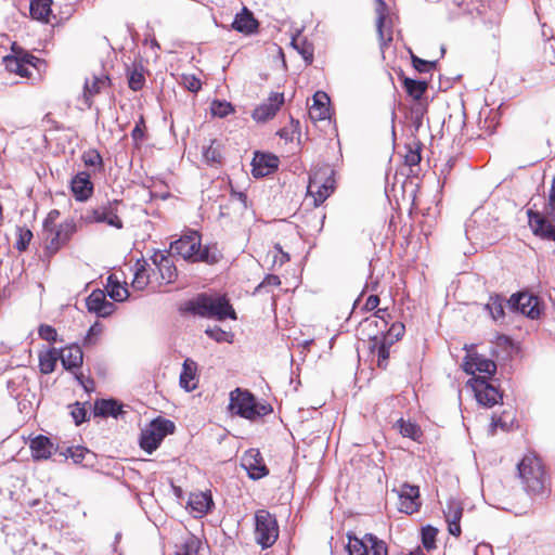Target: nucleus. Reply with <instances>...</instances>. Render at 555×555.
Here are the masks:
<instances>
[{"mask_svg": "<svg viewBox=\"0 0 555 555\" xmlns=\"http://www.w3.org/2000/svg\"><path fill=\"white\" fill-rule=\"evenodd\" d=\"M212 506L214 502L209 492H195L189 496L188 507L196 518L206 515Z\"/></svg>", "mask_w": 555, "mask_h": 555, "instance_id": "22", "label": "nucleus"}, {"mask_svg": "<svg viewBox=\"0 0 555 555\" xmlns=\"http://www.w3.org/2000/svg\"><path fill=\"white\" fill-rule=\"evenodd\" d=\"M233 112L231 103L225 101H214L211 104V113L214 116L225 117Z\"/></svg>", "mask_w": 555, "mask_h": 555, "instance_id": "44", "label": "nucleus"}, {"mask_svg": "<svg viewBox=\"0 0 555 555\" xmlns=\"http://www.w3.org/2000/svg\"><path fill=\"white\" fill-rule=\"evenodd\" d=\"M378 304H379V297L377 295H371L367 297V299L364 304V308L369 311H372L375 308H377Z\"/></svg>", "mask_w": 555, "mask_h": 555, "instance_id": "62", "label": "nucleus"}, {"mask_svg": "<svg viewBox=\"0 0 555 555\" xmlns=\"http://www.w3.org/2000/svg\"><path fill=\"white\" fill-rule=\"evenodd\" d=\"M467 385L474 391L479 404L491 408L502 400L500 390L487 380V376L472 377Z\"/></svg>", "mask_w": 555, "mask_h": 555, "instance_id": "10", "label": "nucleus"}, {"mask_svg": "<svg viewBox=\"0 0 555 555\" xmlns=\"http://www.w3.org/2000/svg\"><path fill=\"white\" fill-rule=\"evenodd\" d=\"M529 227L533 233L542 238L555 241V227L541 214L528 210Z\"/></svg>", "mask_w": 555, "mask_h": 555, "instance_id": "21", "label": "nucleus"}, {"mask_svg": "<svg viewBox=\"0 0 555 555\" xmlns=\"http://www.w3.org/2000/svg\"><path fill=\"white\" fill-rule=\"evenodd\" d=\"M500 427L501 429L503 430H507L508 429V424L506 421L503 420L502 416H492V420H491V424H490V433L491 435H494L495 433V429Z\"/></svg>", "mask_w": 555, "mask_h": 555, "instance_id": "60", "label": "nucleus"}, {"mask_svg": "<svg viewBox=\"0 0 555 555\" xmlns=\"http://www.w3.org/2000/svg\"><path fill=\"white\" fill-rule=\"evenodd\" d=\"M87 308L98 317L106 318L115 311V305L106 299L102 289H94L86 300Z\"/></svg>", "mask_w": 555, "mask_h": 555, "instance_id": "16", "label": "nucleus"}, {"mask_svg": "<svg viewBox=\"0 0 555 555\" xmlns=\"http://www.w3.org/2000/svg\"><path fill=\"white\" fill-rule=\"evenodd\" d=\"M450 534L459 537L461 534L460 520L462 518L463 508L456 500H450L443 511Z\"/></svg>", "mask_w": 555, "mask_h": 555, "instance_id": "25", "label": "nucleus"}, {"mask_svg": "<svg viewBox=\"0 0 555 555\" xmlns=\"http://www.w3.org/2000/svg\"><path fill=\"white\" fill-rule=\"evenodd\" d=\"M281 284L280 278L278 275H268L260 286H279Z\"/></svg>", "mask_w": 555, "mask_h": 555, "instance_id": "64", "label": "nucleus"}, {"mask_svg": "<svg viewBox=\"0 0 555 555\" xmlns=\"http://www.w3.org/2000/svg\"><path fill=\"white\" fill-rule=\"evenodd\" d=\"M205 333L218 343L228 341L229 334L219 327L207 328Z\"/></svg>", "mask_w": 555, "mask_h": 555, "instance_id": "57", "label": "nucleus"}, {"mask_svg": "<svg viewBox=\"0 0 555 555\" xmlns=\"http://www.w3.org/2000/svg\"><path fill=\"white\" fill-rule=\"evenodd\" d=\"M242 465L248 472L253 479H260L268 474V469L262 462V457L258 450L250 449L245 452L242 457Z\"/></svg>", "mask_w": 555, "mask_h": 555, "instance_id": "18", "label": "nucleus"}, {"mask_svg": "<svg viewBox=\"0 0 555 555\" xmlns=\"http://www.w3.org/2000/svg\"><path fill=\"white\" fill-rule=\"evenodd\" d=\"M545 214L555 221V185L553 184L545 206Z\"/></svg>", "mask_w": 555, "mask_h": 555, "instance_id": "55", "label": "nucleus"}, {"mask_svg": "<svg viewBox=\"0 0 555 555\" xmlns=\"http://www.w3.org/2000/svg\"><path fill=\"white\" fill-rule=\"evenodd\" d=\"M232 27L240 33L251 34L257 29L258 22L247 8H243L242 12L235 15Z\"/></svg>", "mask_w": 555, "mask_h": 555, "instance_id": "30", "label": "nucleus"}, {"mask_svg": "<svg viewBox=\"0 0 555 555\" xmlns=\"http://www.w3.org/2000/svg\"><path fill=\"white\" fill-rule=\"evenodd\" d=\"M150 281V275L146 269V262L143 261L142 263L140 261L135 264V271L134 276L132 280V287L138 291H143Z\"/></svg>", "mask_w": 555, "mask_h": 555, "instance_id": "34", "label": "nucleus"}, {"mask_svg": "<svg viewBox=\"0 0 555 555\" xmlns=\"http://www.w3.org/2000/svg\"><path fill=\"white\" fill-rule=\"evenodd\" d=\"M504 300L500 296L490 297L488 304L486 305V309L489 311L491 318L494 321L503 318L504 315Z\"/></svg>", "mask_w": 555, "mask_h": 555, "instance_id": "39", "label": "nucleus"}, {"mask_svg": "<svg viewBox=\"0 0 555 555\" xmlns=\"http://www.w3.org/2000/svg\"><path fill=\"white\" fill-rule=\"evenodd\" d=\"M75 231V225L70 221L60 223L59 227L43 231L46 247L50 253H55L64 245Z\"/></svg>", "mask_w": 555, "mask_h": 555, "instance_id": "12", "label": "nucleus"}, {"mask_svg": "<svg viewBox=\"0 0 555 555\" xmlns=\"http://www.w3.org/2000/svg\"><path fill=\"white\" fill-rule=\"evenodd\" d=\"M438 530L431 526H427L422 530V542L426 550H434L436 547V538Z\"/></svg>", "mask_w": 555, "mask_h": 555, "instance_id": "41", "label": "nucleus"}, {"mask_svg": "<svg viewBox=\"0 0 555 555\" xmlns=\"http://www.w3.org/2000/svg\"><path fill=\"white\" fill-rule=\"evenodd\" d=\"M229 409L233 414L250 421L267 415L270 412L267 405L257 403L255 397L249 391L240 388L230 392Z\"/></svg>", "mask_w": 555, "mask_h": 555, "instance_id": "4", "label": "nucleus"}, {"mask_svg": "<svg viewBox=\"0 0 555 555\" xmlns=\"http://www.w3.org/2000/svg\"><path fill=\"white\" fill-rule=\"evenodd\" d=\"M397 427L403 437L411 438L415 441L420 440L422 436V430L415 423L406 422L403 418L397 422Z\"/></svg>", "mask_w": 555, "mask_h": 555, "instance_id": "36", "label": "nucleus"}, {"mask_svg": "<svg viewBox=\"0 0 555 555\" xmlns=\"http://www.w3.org/2000/svg\"><path fill=\"white\" fill-rule=\"evenodd\" d=\"M463 369L467 374L473 375V377H476L475 374L477 372L491 376L496 371V364L481 354L468 353L464 358Z\"/></svg>", "mask_w": 555, "mask_h": 555, "instance_id": "15", "label": "nucleus"}, {"mask_svg": "<svg viewBox=\"0 0 555 555\" xmlns=\"http://www.w3.org/2000/svg\"><path fill=\"white\" fill-rule=\"evenodd\" d=\"M519 477L528 492L542 494L546 489V477L541 460L535 455H526L518 464Z\"/></svg>", "mask_w": 555, "mask_h": 555, "instance_id": "2", "label": "nucleus"}, {"mask_svg": "<svg viewBox=\"0 0 555 555\" xmlns=\"http://www.w3.org/2000/svg\"><path fill=\"white\" fill-rule=\"evenodd\" d=\"M201 541L195 537H190L185 540L181 551L177 555H198L201 548Z\"/></svg>", "mask_w": 555, "mask_h": 555, "instance_id": "42", "label": "nucleus"}, {"mask_svg": "<svg viewBox=\"0 0 555 555\" xmlns=\"http://www.w3.org/2000/svg\"><path fill=\"white\" fill-rule=\"evenodd\" d=\"M145 124L143 116H140L135 127L131 131V137L135 143L141 142L144 139Z\"/></svg>", "mask_w": 555, "mask_h": 555, "instance_id": "53", "label": "nucleus"}, {"mask_svg": "<svg viewBox=\"0 0 555 555\" xmlns=\"http://www.w3.org/2000/svg\"><path fill=\"white\" fill-rule=\"evenodd\" d=\"M39 336L47 341H55L57 333L55 328L50 325H41L39 327Z\"/></svg>", "mask_w": 555, "mask_h": 555, "instance_id": "56", "label": "nucleus"}, {"mask_svg": "<svg viewBox=\"0 0 555 555\" xmlns=\"http://www.w3.org/2000/svg\"><path fill=\"white\" fill-rule=\"evenodd\" d=\"M203 157L208 164L218 163L220 159L219 151L214 147V142L210 143L209 146L205 147L203 151Z\"/></svg>", "mask_w": 555, "mask_h": 555, "instance_id": "52", "label": "nucleus"}, {"mask_svg": "<svg viewBox=\"0 0 555 555\" xmlns=\"http://www.w3.org/2000/svg\"><path fill=\"white\" fill-rule=\"evenodd\" d=\"M475 555H493L492 546L488 543H479L475 548Z\"/></svg>", "mask_w": 555, "mask_h": 555, "instance_id": "61", "label": "nucleus"}, {"mask_svg": "<svg viewBox=\"0 0 555 555\" xmlns=\"http://www.w3.org/2000/svg\"><path fill=\"white\" fill-rule=\"evenodd\" d=\"M376 14H377V21H376V27L377 33L379 35V38L383 40L385 38V26H386V18H387V4L384 0H376V8H375Z\"/></svg>", "mask_w": 555, "mask_h": 555, "instance_id": "38", "label": "nucleus"}, {"mask_svg": "<svg viewBox=\"0 0 555 555\" xmlns=\"http://www.w3.org/2000/svg\"><path fill=\"white\" fill-rule=\"evenodd\" d=\"M102 330L96 324L91 326L88 331V334L86 336V343L91 344L93 337L99 336L101 334Z\"/></svg>", "mask_w": 555, "mask_h": 555, "instance_id": "63", "label": "nucleus"}, {"mask_svg": "<svg viewBox=\"0 0 555 555\" xmlns=\"http://www.w3.org/2000/svg\"><path fill=\"white\" fill-rule=\"evenodd\" d=\"M59 217L60 211L56 209H52L43 221V231L59 227V224H56Z\"/></svg>", "mask_w": 555, "mask_h": 555, "instance_id": "58", "label": "nucleus"}, {"mask_svg": "<svg viewBox=\"0 0 555 555\" xmlns=\"http://www.w3.org/2000/svg\"><path fill=\"white\" fill-rule=\"evenodd\" d=\"M507 305L511 309L519 311L530 319H537L541 312L538 298L525 293L513 295Z\"/></svg>", "mask_w": 555, "mask_h": 555, "instance_id": "14", "label": "nucleus"}, {"mask_svg": "<svg viewBox=\"0 0 555 555\" xmlns=\"http://www.w3.org/2000/svg\"><path fill=\"white\" fill-rule=\"evenodd\" d=\"M193 312L205 318H215L224 320L231 318L236 319L235 311L230 305L225 296L220 295H202L193 302Z\"/></svg>", "mask_w": 555, "mask_h": 555, "instance_id": "3", "label": "nucleus"}, {"mask_svg": "<svg viewBox=\"0 0 555 555\" xmlns=\"http://www.w3.org/2000/svg\"><path fill=\"white\" fill-rule=\"evenodd\" d=\"M330 98L323 91H318L313 95V104L309 109L310 117L314 120H325L330 117Z\"/></svg>", "mask_w": 555, "mask_h": 555, "instance_id": "29", "label": "nucleus"}, {"mask_svg": "<svg viewBox=\"0 0 555 555\" xmlns=\"http://www.w3.org/2000/svg\"><path fill=\"white\" fill-rule=\"evenodd\" d=\"M175 424L163 417H157L146 426L140 437V447L147 453H153L164 440V438L172 434Z\"/></svg>", "mask_w": 555, "mask_h": 555, "instance_id": "6", "label": "nucleus"}, {"mask_svg": "<svg viewBox=\"0 0 555 555\" xmlns=\"http://www.w3.org/2000/svg\"><path fill=\"white\" fill-rule=\"evenodd\" d=\"M399 499V511L405 514H413L421 506L420 489L417 486L403 483L399 489H393Z\"/></svg>", "mask_w": 555, "mask_h": 555, "instance_id": "13", "label": "nucleus"}, {"mask_svg": "<svg viewBox=\"0 0 555 555\" xmlns=\"http://www.w3.org/2000/svg\"><path fill=\"white\" fill-rule=\"evenodd\" d=\"M52 0H30V15L34 20L48 23L52 13Z\"/></svg>", "mask_w": 555, "mask_h": 555, "instance_id": "32", "label": "nucleus"}, {"mask_svg": "<svg viewBox=\"0 0 555 555\" xmlns=\"http://www.w3.org/2000/svg\"><path fill=\"white\" fill-rule=\"evenodd\" d=\"M106 289L108 296L115 301H124L129 296L127 287L121 285L114 275L107 278Z\"/></svg>", "mask_w": 555, "mask_h": 555, "instance_id": "33", "label": "nucleus"}, {"mask_svg": "<svg viewBox=\"0 0 555 555\" xmlns=\"http://www.w3.org/2000/svg\"><path fill=\"white\" fill-rule=\"evenodd\" d=\"M197 363L192 359H185L180 374V386L185 391L191 392L197 388L196 382Z\"/></svg>", "mask_w": 555, "mask_h": 555, "instance_id": "28", "label": "nucleus"}, {"mask_svg": "<svg viewBox=\"0 0 555 555\" xmlns=\"http://www.w3.org/2000/svg\"><path fill=\"white\" fill-rule=\"evenodd\" d=\"M393 340L388 341L387 337L373 336L369 341V349L373 356L377 357V366L385 369L389 358V348Z\"/></svg>", "mask_w": 555, "mask_h": 555, "instance_id": "23", "label": "nucleus"}, {"mask_svg": "<svg viewBox=\"0 0 555 555\" xmlns=\"http://www.w3.org/2000/svg\"><path fill=\"white\" fill-rule=\"evenodd\" d=\"M153 262L157 267L160 279L165 283H171L177 276V269L169 256L163 253H156Z\"/></svg>", "mask_w": 555, "mask_h": 555, "instance_id": "27", "label": "nucleus"}, {"mask_svg": "<svg viewBox=\"0 0 555 555\" xmlns=\"http://www.w3.org/2000/svg\"><path fill=\"white\" fill-rule=\"evenodd\" d=\"M57 358L59 354L56 350H51L44 356H41L39 360L40 371L43 374L52 373L55 369Z\"/></svg>", "mask_w": 555, "mask_h": 555, "instance_id": "40", "label": "nucleus"}, {"mask_svg": "<svg viewBox=\"0 0 555 555\" xmlns=\"http://www.w3.org/2000/svg\"><path fill=\"white\" fill-rule=\"evenodd\" d=\"M12 50L14 54L3 57V64L5 68L11 73L20 75L21 77L31 76V68L36 67L35 62H38L39 60L29 53L16 51L14 46Z\"/></svg>", "mask_w": 555, "mask_h": 555, "instance_id": "11", "label": "nucleus"}, {"mask_svg": "<svg viewBox=\"0 0 555 555\" xmlns=\"http://www.w3.org/2000/svg\"><path fill=\"white\" fill-rule=\"evenodd\" d=\"M109 78L105 75L95 76L93 75L91 78H87L83 86V93L81 96V101L87 108H90L92 105V98L99 94L103 89L108 87Z\"/></svg>", "mask_w": 555, "mask_h": 555, "instance_id": "20", "label": "nucleus"}, {"mask_svg": "<svg viewBox=\"0 0 555 555\" xmlns=\"http://www.w3.org/2000/svg\"><path fill=\"white\" fill-rule=\"evenodd\" d=\"M292 44L294 46L295 49L298 50V52L301 54V56L304 57V60L307 63H311L312 62V60H313V51H312V49L309 46L299 47L297 38L293 39Z\"/></svg>", "mask_w": 555, "mask_h": 555, "instance_id": "54", "label": "nucleus"}, {"mask_svg": "<svg viewBox=\"0 0 555 555\" xmlns=\"http://www.w3.org/2000/svg\"><path fill=\"white\" fill-rule=\"evenodd\" d=\"M83 163L88 167H101L102 166V157L96 151H88L82 156Z\"/></svg>", "mask_w": 555, "mask_h": 555, "instance_id": "50", "label": "nucleus"}, {"mask_svg": "<svg viewBox=\"0 0 555 555\" xmlns=\"http://www.w3.org/2000/svg\"><path fill=\"white\" fill-rule=\"evenodd\" d=\"M333 190L334 180L330 168L319 169L310 175L307 192L312 196L314 206L321 205Z\"/></svg>", "mask_w": 555, "mask_h": 555, "instance_id": "8", "label": "nucleus"}, {"mask_svg": "<svg viewBox=\"0 0 555 555\" xmlns=\"http://www.w3.org/2000/svg\"><path fill=\"white\" fill-rule=\"evenodd\" d=\"M70 184L73 194L79 202L87 201L93 192V184L90 180V175L86 171L78 172L73 178Z\"/></svg>", "mask_w": 555, "mask_h": 555, "instance_id": "24", "label": "nucleus"}, {"mask_svg": "<svg viewBox=\"0 0 555 555\" xmlns=\"http://www.w3.org/2000/svg\"><path fill=\"white\" fill-rule=\"evenodd\" d=\"M120 406L114 400H101L95 403V414L101 416H117Z\"/></svg>", "mask_w": 555, "mask_h": 555, "instance_id": "37", "label": "nucleus"}, {"mask_svg": "<svg viewBox=\"0 0 555 555\" xmlns=\"http://www.w3.org/2000/svg\"><path fill=\"white\" fill-rule=\"evenodd\" d=\"M72 416L76 423V425L81 424L86 420V410L83 406H81L79 403H76L74 408L72 409Z\"/></svg>", "mask_w": 555, "mask_h": 555, "instance_id": "59", "label": "nucleus"}, {"mask_svg": "<svg viewBox=\"0 0 555 555\" xmlns=\"http://www.w3.org/2000/svg\"><path fill=\"white\" fill-rule=\"evenodd\" d=\"M68 452V456L70 459H73V461L75 463H82L85 457L90 454L89 450L86 449L85 447H80V446H77V447H73V448H69L67 450Z\"/></svg>", "mask_w": 555, "mask_h": 555, "instance_id": "51", "label": "nucleus"}, {"mask_svg": "<svg viewBox=\"0 0 555 555\" xmlns=\"http://www.w3.org/2000/svg\"><path fill=\"white\" fill-rule=\"evenodd\" d=\"M57 354L66 370L79 369L82 364L83 353L77 345L65 347Z\"/></svg>", "mask_w": 555, "mask_h": 555, "instance_id": "26", "label": "nucleus"}, {"mask_svg": "<svg viewBox=\"0 0 555 555\" xmlns=\"http://www.w3.org/2000/svg\"><path fill=\"white\" fill-rule=\"evenodd\" d=\"M406 93L414 100H420L427 89L425 81H418L411 78H405L403 81Z\"/></svg>", "mask_w": 555, "mask_h": 555, "instance_id": "35", "label": "nucleus"}, {"mask_svg": "<svg viewBox=\"0 0 555 555\" xmlns=\"http://www.w3.org/2000/svg\"><path fill=\"white\" fill-rule=\"evenodd\" d=\"M17 231H18V237L16 241L15 247L20 251L26 250L31 238H33V233L29 229H25V228H18Z\"/></svg>", "mask_w": 555, "mask_h": 555, "instance_id": "45", "label": "nucleus"}, {"mask_svg": "<svg viewBox=\"0 0 555 555\" xmlns=\"http://www.w3.org/2000/svg\"><path fill=\"white\" fill-rule=\"evenodd\" d=\"M119 202L112 201L96 207H88L83 210L80 219L86 224L105 223L116 230L124 227L122 220L119 217Z\"/></svg>", "mask_w": 555, "mask_h": 555, "instance_id": "5", "label": "nucleus"}, {"mask_svg": "<svg viewBox=\"0 0 555 555\" xmlns=\"http://www.w3.org/2000/svg\"><path fill=\"white\" fill-rule=\"evenodd\" d=\"M181 85L191 92H197L202 88L201 80L194 75L189 74L181 76Z\"/></svg>", "mask_w": 555, "mask_h": 555, "instance_id": "46", "label": "nucleus"}, {"mask_svg": "<svg viewBox=\"0 0 555 555\" xmlns=\"http://www.w3.org/2000/svg\"><path fill=\"white\" fill-rule=\"evenodd\" d=\"M279 166V158L272 154L255 153L251 162V173L255 178H262L272 173Z\"/></svg>", "mask_w": 555, "mask_h": 555, "instance_id": "17", "label": "nucleus"}, {"mask_svg": "<svg viewBox=\"0 0 555 555\" xmlns=\"http://www.w3.org/2000/svg\"><path fill=\"white\" fill-rule=\"evenodd\" d=\"M170 250L192 262L215 263L218 261L217 250L208 246H202L201 234L195 230H189L179 240L170 244Z\"/></svg>", "mask_w": 555, "mask_h": 555, "instance_id": "1", "label": "nucleus"}, {"mask_svg": "<svg viewBox=\"0 0 555 555\" xmlns=\"http://www.w3.org/2000/svg\"><path fill=\"white\" fill-rule=\"evenodd\" d=\"M279 537L276 519L268 511L260 509L255 514V540L263 548L273 545Z\"/></svg>", "mask_w": 555, "mask_h": 555, "instance_id": "7", "label": "nucleus"}, {"mask_svg": "<svg viewBox=\"0 0 555 555\" xmlns=\"http://www.w3.org/2000/svg\"><path fill=\"white\" fill-rule=\"evenodd\" d=\"M284 103V95L283 93H272L267 102L259 105L257 108L253 112V118L257 121H266L273 116H275L276 112L281 107V105Z\"/></svg>", "mask_w": 555, "mask_h": 555, "instance_id": "19", "label": "nucleus"}, {"mask_svg": "<svg viewBox=\"0 0 555 555\" xmlns=\"http://www.w3.org/2000/svg\"><path fill=\"white\" fill-rule=\"evenodd\" d=\"M421 149L418 144L414 143L413 145L406 146V153L404 154V163L408 166H416L421 162Z\"/></svg>", "mask_w": 555, "mask_h": 555, "instance_id": "43", "label": "nucleus"}, {"mask_svg": "<svg viewBox=\"0 0 555 555\" xmlns=\"http://www.w3.org/2000/svg\"><path fill=\"white\" fill-rule=\"evenodd\" d=\"M405 327L402 323H393L388 330L387 334L378 335L379 337H387L388 341L399 340L404 334Z\"/></svg>", "mask_w": 555, "mask_h": 555, "instance_id": "47", "label": "nucleus"}, {"mask_svg": "<svg viewBox=\"0 0 555 555\" xmlns=\"http://www.w3.org/2000/svg\"><path fill=\"white\" fill-rule=\"evenodd\" d=\"M412 63L414 68L420 73L430 72L437 65V61H425L415 55H412Z\"/></svg>", "mask_w": 555, "mask_h": 555, "instance_id": "49", "label": "nucleus"}, {"mask_svg": "<svg viewBox=\"0 0 555 555\" xmlns=\"http://www.w3.org/2000/svg\"><path fill=\"white\" fill-rule=\"evenodd\" d=\"M144 76L141 72L134 69L130 73L128 78L129 88L133 91H139L144 85Z\"/></svg>", "mask_w": 555, "mask_h": 555, "instance_id": "48", "label": "nucleus"}, {"mask_svg": "<svg viewBox=\"0 0 555 555\" xmlns=\"http://www.w3.org/2000/svg\"><path fill=\"white\" fill-rule=\"evenodd\" d=\"M52 449V442L44 436H37L30 441L31 455L36 460H46L50 457Z\"/></svg>", "mask_w": 555, "mask_h": 555, "instance_id": "31", "label": "nucleus"}, {"mask_svg": "<svg viewBox=\"0 0 555 555\" xmlns=\"http://www.w3.org/2000/svg\"><path fill=\"white\" fill-rule=\"evenodd\" d=\"M348 554L349 555H387V547L384 541L377 539L371 533L363 538L348 534Z\"/></svg>", "mask_w": 555, "mask_h": 555, "instance_id": "9", "label": "nucleus"}]
</instances>
